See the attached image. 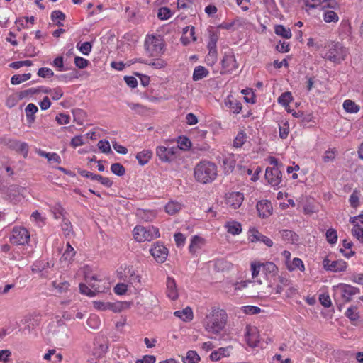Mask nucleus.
<instances>
[{"mask_svg": "<svg viewBox=\"0 0 363 363\" xmlns=\"http://www.w3.org/2000/svg\"><path fill=\"white\" fill-rule=\"evenodd\" d=\"M87 325L93 329H97L100 325V320L96 315H92L88 318Z\"/></svg>", "mask_w": 363, "mask_h": 363, "instance_id": "62", "label": "nucleus"}, {"mask_svg": "<svg viewBox=\"0 0 363 363\" xmlns=\"http://www.w3.org/2000/svg\"><path fill=\"white\" fill-rule=\"evenodd\" d=\"M274 33L286 39H290L292 36L290 28H286L283 25H277L274 28Z\"/></svg>", "mask_w": 363, "mask_h": 363, "instance_id": "35", "label": "nucleus"}, {"mask_svg": "<svg viewBox=\"0 0 363 363\" xmlns=\"http://www.w3.org/2000/svg\"><path fill=\"white\" fill-rule=\"evenodd\" d=\"M30 219L39 227H41L45 224V218L38 211L32 213Z\"/></svg>", "mask_w": 363, "mask_h": 363, "instance_id": "46", "label": "nucleus"}, {"mask_svg": "<svg viewBox=\"0 0 363 363\" xmlns=\"http://www.w3.org/2000/svg\"><path fill=\"white\" fill-rule=\"evenodd\" d=\"M343 108L347 113H355L359 111V107L354 101L347 99L343 102Z\"/></svg>", "mask_w": 363, "mask_h": 363, "instance_id": "40", "label": "nucleus"}, {"mask_svg": "<svg viewBox=\"0 0 363 363\" xmlns=\"http://www.w3.org/2000/svg\"><path fill=\"white\" fill-rule=\"evenodd\" d=\"M31 77L30 73L16 74L11 77V82L12 84H19L25 81L28 80Z\"/></svg>", "mask_w": 363, "mask_h": 363, "instance_id": "48", "label": "nucleus"}, {"mask_svg": "<svg viewBox=\"0 0 363 363\" xmlns=\"http://www.w3.org/2000/svg\"><path fill=\"white\" fill-rule=\"evenodd\" d=\"M140 62L147 64L155 69H162L167 65V62L160 58H157L152 60H140Z\"/></svg>", "mask_w": 363, "mask_h": 363, "instance_id": "42", "label": "nucleus"}, {"mask_svg": "<svg viewBox=\"0 0 363 363\" xmlns=\"http://www.w3.org/2000/svg\"><path fill=\"white\" fill-rule=\"evenodd\" d=\"M292 96L291 92L286 91L281 94L278 98V103L283 106L286 107L289 103L292 101Z\"/></svg>", "mask_w": 363, "mask_h": 363, "instance_id": "50", "label": "nucleus"}, {"mask_svg": "<svg viewBox=\"0 0 363 363\" xmlns=\"http://www.w3.org/2000/svg\"><path fill=\"white\" fill-rule=\"evenodd\" d=\"M178 152V148L175 146L166 147L164 146H158L156 149V155L163 162H170L175 158Z\"/></svg>", "mask_w": 363, "mask_h": 363, "instance_id": "10", "label": "nucleus"}, {"mask_svg": "<svg viewBox=\"0 0 363 363\" xmlns=\"http://www.w3.org/2000/svg\"><path fill=\"white\" fill-rule=\"evenodd\" d=\"M146 53L151 57H159L164 51V44L160 35H147L145 40Z\"/></svg>", "mask_w": 363, "mask_h": 363, "instance_id": "3", "label": "nucleus"}, {"mask_svg": "<svg viewBox=\"0 0 363 363\" xmlns=\"http://www.w3.org/2000/svg\"><path fill=\"white\" fill-rule=\"evenodd\" d=\"M248 233V240L251 242H261L267 247L273 245V241L269 238L262 235L255 228L250 229Z\"/></svg>", "mask_w": 363, "mask_h": 363, "instance_id": "15", "label": "nucleus"}, {"mask_svg": "<svg viewBox=\"0 0 363 363\" xmlns=\"http://www.w3.org/2000/svg\"><path fill=\"white\" fill-rule=\"evenodd\" d=\"M279 284L274 287V294H281L285 287L291 284V280L289 279L286 274H281L278 276Z\"/></svg>", "mask_w": 363, "mask_h": 363, "instance_id": "23", "label": "nucleus"}, {"mask_svg": "<svg viewBox=\"0 0 363 363\" xmlns=\"http://www.w3.org/2000/svg\"><path fill=\"white\" fill-rule=\"evenodd\" d=\"M336 153L337 150H335V148L329 149L327 151H325L323 157L324 162H329L333 161L335 158Z\"/></svg>", "mask_w": 363, "mask_h": 363, "instance_id": "59", "label": "nucleus"}, {"mask_svg": "<svg viewBox=\"0 0 363 363\" xmlns=\"http://www.w3.org/2000/svg\"><path fill=\"white\" fill-rule=\"evenodd\" d=\"M333 296L335 301L349 302L352 297L359 292L357 288L346 284H339L333 286Z\"/></svg>", "mask_w": 363, "mask_h": 363, "instance_id": "4", "label": "nucleus"}, {"mask_svg": "<svg viewBox=\"0 0 363 363\" xmlns=\"http://www.w3.org/2000/svg\"><path fill=\"white\" fill-rule=\"evenodd\" d=\"M233 347L231 346L220 347L217 350L211 352L209 358L211 361L217 362L222 358L228 357L230 355Z\"/></svg>", "mask_w": 363, "mask_h": 363, "instance_id": "19", "label": "nucleus"}, {"mask_svg": "<svg viewBox=\"0 0 363 363\" xmlns=\"http://www.w3.org/2000/svg\"><path fill=\"white\" fill-rule=\"evenodd\" d=\"M327 241L332 245H334L337 241V231L333 228H329L325 233Z\"/></svg>", "mask_w": 363, "mask_h": 363, "instance_id": "52", "label": "nucleus"}, {"mask_svg": "<svg viewBox=\"0 0 363 363\" xmlns=\"http://www.w3.org/2000/svg\"><path fill=\"white\" fill-rule=\"evenodd\" d=\"M111 170L114 174L118 176H123L125 172V168L120 163L113 164L111 166Z\"/></svg>", "mask_w": 363, "mask_h": 363, "instance_id": "60", "label": "nucleus"}, {"mask_svg": "<svg viewBox=\"0 0 363 363\" xmlns=\"http://www.w3.org/2000/svg\"><path fill=\"white\" fill-rule=\"evenodd\" d=\"M208 34V49H217L216 45L219 39V32L218 30H210Z\"/></svg>", "mask_w": 363, "mask_h": 363, "instance_id": "34", "label": "nucleus"}, {"mask_svg": "<svg viewBox=\"0 0 363 363\" xmlns=\"http://www.w3.org/2000/svg\"><path fill=\"white\" fill-rule=\"evenodd\" d=\"M38 154L43 157H45L50 162H54L55 163H61L60 157L55 152H46L43 150H39Z\"/></svg>", "mask_w": 363, "mask_h": 363, "instance_id": "38", "label": "nucleus"}, {"mask_svg": "<svg viewBox=\"0 0 363 363\" xmlns=\"http://www.w3.org/2000/svg\"><path fill=\"white\" fill-rule=\"evenodd\" d=\"M244 201V194L238 191H232L225 194V203L228 208L235 210L240 207Z\"/></svg>", "mask_w": 363, "mask_h": 363, "instance_id": "9", "label": "nucleus"}, {"mask_svg": "<svg viewBox=\"0 0 363 363\" xmlns=\"http://www.w3.org/2000/svg\"><path fill=\"white\" fill-rule=\"evenodd\" d=\"M97 146L104 153H109L111 151V145L108 140H101L99 141Z\"/></svg>", "mask_w": 363, "mask_h": 363, "instance_id": "61", "label": "nucleus"}, {"mask_svg": "<svg viewBox=\"0 0 363 363\" xmlns=\"http://www.w3.org/2000/svg\"><path fill=\"white\" fill-rule=\"evenodd\" d=\"M152 156V152L149 150H144L136 155V159L140 165L146 164Z\"/></svg>", "mask_w": 363, "mask_h": 363, "instance_id": "32", "label": "nucleus"}, {"mask_svg": "<svg viewBox=\"0 0 363 363\" xmlns=\"http://www.w3.org/2000/svg\"><path fill=\"white\" fill-rule=\"evenodd\" d=\"M257 210L259 217L267 218L272 213V203L267 200L259 201L257 203Z\"/></svg>", "mask_w": 363, "mask_h": 363, "instance_id": "18", "label": "nucleus"}, {"mask_svg": "<svg viewBox=\"0 0 363 363\" xmlns=\"http://www.w3.org/2000/svg\"><path fill=\"white\" fill-rule=\"evenodd\" d=\"M23 320L24 323L26 324L24 330H28V332H30L38 325V320L35 319L32 315L26 316Z\"/></svg>", "mask_w": 363, "mask_h": 363, "instance_id": "41", "label": "nucleus"}, {"mask_svg": "<svg viewBox=\"0 0 363 363\" xmlns=\"http://www.w3.org/2000/svg\"><path fill=\"white\" fill-rule=\"evenodd\" d=\"M77 49L84 55H89L91 51L92 45L89 42H84L82 44L77 43Z\"/></svg>", "mask_w": 363, "mask_h": 363, "instance_id": "55", "label": "nucleus"}, {"mask_svg": "<svg viewBox=\"0 0 363 363\" xmlns=\"http://www.w3.org/2000/svg\"><path fill=\"white\" fill-rule=\"evenodd\" d=\"M79 174L81 176L86 178H89L91 180L98 181L106 187H111L113 184V182L110 180L109 178L102 177L101 175L99 174H93L86 170H81L79 172Z\"/></svg>", "mask_w": 363, "mask_h": 363, "instance_id": "16", "label": "nucleus"}, {"mask_svg": "<svg viewBox=\"0 0 363 363\" xmlns=\"http://www.w3.org/2000/svg\"><path fill=\"white\" fill-rule=\"evenodd\" d=\"M138 216L144 221L150 222L155 218L157 212L152 210H139Z\"/></svg>", "mask_w": 363, "mask_h": 363, "instance_id": "33", "label": "nucleus"}, {"mask_svg": "<svg viewBox=\"0 0 363 363\" xmlns=\"http://www.w3.org/2000/svg\"><path fill=\"white\" fill-rule=\"evenodd\" d=\"M222 72L221 73H229L238 68V64L233 52L230 50L224 53L221 60Z\"/></svg>", "mask_w": 363, "mask_h": 363, "instance_id": "12", "label": "nucleus"}, {"mask_svg": "<svg viewBox=\"0 0 363 363\" xmlns=\"http://www.w3.org/2000/svg\"><path fill=\"white\" fill-rule=\"evenodd\" d=\"M167 294L172 300H175L178 297L176 282L170 277L167 279Z\"/></svg>", "mask_w": 363, "mask_h": 363, "instance_id": "26", "label": "nucleus"}, {"mask_svg": "<svg viewBox=\"0 0 363 363\" xmlns=\"http://www.w3.org/2000/svg\"><path fill=\"white\" fill-rule=\"evenodd\" d=\"M246 141V135L243 132L238 133L233 141V146L235 147H240Z\"/></svg>", "mask_w": 363, "mask_h": 363, "instance_id": "57", "label": "nucleus"}, {"mask_svg": "<svg viewBox=\"0 0 363 363\" xmlns=\"http://www.w3.org/2000/svg\"><path fill=\"white\" fill-rule=\"evenodd\" d=\"M265 179L274 188H279L282 182V174L279 167H268L265 171Z\"/></svg>", "mask_w": 363, "mask_h": 363, "instance_id": "8", "label": "nucleus"}, {"mask_svg": "<svg viewBox=\"0 0 363 363\" xmlns=\"http://www.w3.org/2000/svg\"><path fill=\"white\" fill-rule=\"evenodd\" d=\"M245 341L251 347L257 346L259 342V331L256 327L247 326L245 333Z\"/></svg>", "mask_w": 363, "mask_h": 363, "instance_id": "14", "label": "nucleus"}, {"mask_svg": "<svg viewBox=\"0 0 363 363\" xmlns=\"http://www.w3.org/2000/svg\"><path fill=\"white\" fill-rule=\"evenodd\" d=\"M226 322V312L219 307L213 306L208 310L202 323L210 337L216 338L225 328Z\"/></svg>", "mask_w": 363, "mask_h": 363, "instance_id": "1", "label": "nucleus"}, {"mask_svg": "<svg viewBox=\"0 0 363 363\" xmlns=\"http://www.w3.org/2000/svg\"><path fill=\"white\" fill-rule=\"evenodd\" d=\"M345 315L351 320H357L359 318L357 308L355 306L349 307L345 312Z\"/></svg>", "mask_w": 363, "mask_h": 363, "instance_id": "58", "label": "nucleus"}, {"mask_svg": "<svg viewBox=\"0 0 363 363\" xmlns=\"http://www.w3.org/2000/svg\"><path fill=\"white\" fill-rule=\"evenodd\" d=\"M174 315L184 321H190L193 319V312L190 307H186L182 311H177Z\"/></svg>", "mask_w": 363, "mask_h": 363, "instance_id": "29", "label": "nucleus"}, {"mask_svg": "<svg viewBox=\"0 0 363 363\" xmlns=\"http://www.w3.org/2000/svg\"><path fill=\"white\" fill-rule=\"evenodd\" d=\"M225 106L228 108L233 113H238L242 109L241 104L234 99L231 96H227L224 100Z\"/></svg>", "mask_w": 363, "mask_h": 363, "instance_id": "24", "label": "nucleus"}, {"mask_svg": "<svg viewBox=\"0 0 363 363\" xmlns=\"http://www.w3.org/2000/svg\"><path fill=\"white\" fill-rule=\"evenodd\" d=\"M93 306L96 310L101 311H111L117 313L121 311V306L118 304L111 302L94 301H93Z\"/></svg>", "mask_w": 363, "mask_h": 363, "instance_id": "17", "label": "nucleus"}, {"mask_svg": "<svg viewBox=\"0 0 363 363\" xmlns=\"http://www.w3.org/2000/svg\"><path fill=\"white\" fill-rule=\"evenodd\" d=\"M134 239L139 242L151 241L160 236L159 229L155 226L137 225L133 231Z\"/></svg>", "mask_w": 363, "mask_h": 363, "instance_id": "6", "label": "nucleus"}, {"mask_svg": "<svg viewBox=\"0 0 363 363\" xmlns=\"http://www.w3.org/2000/svg\"><path fill=\"white\" fill-rule=\"evenodd\" d=\"M178 145L176 147L181 150H188L190 148L191 143L186 137H179L177 141Z\"/></svg>", "mask_w": 363, "mask_h": 363, "instance_id": "54", "label": "nucleus"}, {"mask_svg": "<svg viewBox=\"0 0 363 363\" xmlns=\"http://www.w3.org/2000/svg\"><path fill=\"white\" fill-rule=\"evenodd\" d=\"M38 107L34 104H28L26 107L25 112L29 121H34V114L38 111Z\"/></svg>", "mask_w": 363, "mask_h": 363, "instance_id": "45", "label": "nucleus"}, {"mask_svg": "<svg viewBox=\"0 0 363 363\" xmlns=\"http://www.w3.org/2000/svg\"><path fill=\"white\" fill-rule=\"evenodd\" d=\"M352 235L356 238L360 242L363 243V228L359 224H355L351 230Z\"/></svg>", "mask_w": 363, "mask_h": 363, "instance_id": "51", "label": "nucleus"}, {"mask_svg": "<svg viewBox=\"0 0 363 363\" xmlns=\"http://www.w3.org/2000/svg\"><path fill=\"white\" fill-rule=\"evenodd\" d=\"M89 285L91 289H90L89 286H87L84 284H79L80 292L83 294L88 296L93 297L97 293L102 291V289L99 287V286L98 284L89 283Z\"/></svg>", "mask_w": 363, "mask_h": 363, "instance_id": "22", "label": "nucleus"}, {"mask_svg": "<svg viewBox=\"0 0 363 363\" xmlns=\"http://www.w3.org/2000/svg\"><path fill=\"white\" fill-rule=\"evenodd\" d=\"M51 18L57 26H62L61 23L65 19V15L60 11H54L51 13Z\"/></svg>", "mask_w": 363, "mask_h": 363, "instance_id": "47", "label": "nucleus"}, {"mask_svg": "<svg viewBox=\"0 0 363 363\" xmlns=\"http://www.w3.org/2000/svg\"><path fill=\"white\" fill-rule=\"evenodd\" d=\"M9 239L12 244L24 245L29 241L30 233L26 228L16 226L13 228Z\"/></svg>", "mask_w": 363, "mask_h": 363, "instance_id": "7", "label": "nucleus"}, {"mask_svg": "<svg viewBox=\"0 0 363 363\" xmlns=\"http://www.w3.org/2000/svg\"><path fill=\"white\" fill-rule=\"evenodd\" d=\"M209 74L208 69L203 66H196L194 68L192 79L194 81H199L206 77Z\"/></svg>", "mask_w": 363, "mask_h": 363, "instance_id": "30", "label": "nucleus"}, {"mask_svg": "<svg viewBox=\"0 0 363 363\" xmlns=\"http://www.w3.org/2000/svg\"><path fill=\"white\" fill-rule=\"evenodd\" d=\"M286 267L289 272H293L296 269H299L301 272L305 271V266L303 261L297 257L294 258Z\"/></svg>", "mask_w": 363, "mask_h": 363, "instance_id": "31", "label": "nucleus"}, {"mask_svg": "<svg viewBox=\"0 0 363 363\" xmlns=\"http://www.w3.org/2000/svg\"><path fill=\"white\" fill-rule=\"evenodd\" d=\"M323 18L326 23H337L339 21L338 15L334 11L327 9L325 6L323 7Z\"/></svg>", "mask_w": 363, "mask_h": 363, "instance_id": "28", "label": "nucleus"}, {"mask_svg": "<svg viewBox=\"0 0 363 363\" xmlns=\"http://www.w3.org/2000/svg\"><path fill=\"white\" fill-rule=\"evenodd\" d=\"M279 137L286 139L289 133V125L287 121L282 122L279 125Z\"/></svg>", "mask_w": 363, "mask_h": 363, "instance_id": "53", "label": "nucleus"}, {"mask_svg": "<svg viewBox=\"0 0 363 363\" xmlns=\"http://www.w3.org/2000/svg\"><path fill=\"white\" fill-rule=\"evenodd\" d=\"M156 357L154 355H145L142 359H137L135 363H155Z\"/></svg>", "mask_w": 363, "mask_h": 363, "instance_id": "64", "label": "nucleus"}, {"mask_svg": "<svg viewBox=\"0 0 363 363\" xmlns=\"http://www.w3.org/2000/svg\"><path fill=\"white\" fill-rule=\"evenodd\" d=\"M182 43L184 45H187L191 41H196V38L195 36V28L193 26H186L184 29L183 35L180 39Z\"/></svg>", "mask_w": 363, "mask_h": 363, "instance_id": "21", "label": "nucleus"}, {"mask_svg": "<svg viewBox=\"0 0 363 363\" xmlns=\"http://www.w3.org/2000/svg\"><path fill=\"white\" fill-rule=\"evenodd\" d=\"M225 228L227 230L228 233L235 235H239L242 232V225L241 223L236 220H229L227 221L225 224Z\"/></svg>", "mask_w": 363, "mask_h": 363, "instance_id": "25", "label": "nucleus"}, {"mask_svg": "<svg viewBox=\"0 0 363 363\" xmlns=\"http://www.w3.org/2000/svg\"><path fill=\"white\" fill-rule=\"evenodd\" d=\"M281 233L282 238L289 242L294 243L298 241V235L291 230H284Z\"/></svg>", "mask_w": 363, "mask_h": 363, "instance_id": "44", "label": "nucleus"}, {"mask_svg": "<svg viewBox=\"0 0 363 363\" xmlns=\"http://www.w3.org/2000/svg\"><path fill=\"white\" fill-rule=\"evenodd\" d=\"M323 267L326 271L341 272L346 270L347 264L342 259L330 260L328 257L323 260Z\"/></svg>", "mask_w": 363, "mask_h": 363, "instance_id": "11", "label": "nucleus"}, {"mask_svg": "<svg viewBox=\"0 0 363 363\" xmlns=\"http://www.w3.org/2000/svg\"><path fill=\"white\" fill-rule=\"evenodd\" d=\"M75 253L74 249L71 246L69 242H67V248L63 253L62 258L66 261L70 262L75 255Z\"/></svg>", "mask_w": 363, "mask_h": 363, "instance_id": "49", "label": "nucleus"}, {"mask_svg": "<svg viewBox=\"0 0 363 363\" xmlns=\"http://www.w3.org/2000/svg\"><path fill=\"white\" fill-rule=\"evenodd\" d=\"M152 256L157 262H164L168 255L167 249L160 242L155 243L150 250Z\"/></svg>", "mask_w": 363, "mask_h": 363, "instance_id": "13", "label": "nucleus"}, {"mask_svg": "<svg viewBox=\"0 0 363 363\" xmlns=\"http://www.w3.org/2000/svg\"><path fill=\"white\" fill-rule=\"evenodd\" d=\"M200 357L196 351L189 350L186 355L182 357L184 363H198L200 361Z\"/></svg>", "mask_w": 363, "mask_h": 363, "instance_id": "37", "label": "nucleus"}, {"mask_svg": "<svg viewBox=\"0 0 363 363\" xmlns=\"http://www.w3.org/2000/svg\"><path fill=\"white\" fill-rule=\"evenodd\" d=\"M217 173L216 165L208 161H201L194 168L195 179L202 184H207L215 180Z\"/></svg>", "mask_w": 363, "mask_h": 363, "instance_id": "2", "label": "nucleus"}, {"mask_svg": "<svg viewBox=\"0 0 363 363\" xmlns=\"http://www.w3.org/2000/svg\"><path fill=\"white\" fill-rule=\"evenodd\" d=\"M205 245V240L203 238L194 235L191 240L190 245L189 246V252L192 255H195L201 250Z\"/></svg>", "mask_w": 363, "mask_h": 363, "instance_id": "20", "label": "nucleus"}, {"mask_svg": "<svg viewBox=\"0 0 363 363\" xmlns=\"http://www.w3.org/2000/svg\"><path fill=\"white\" fill-rule=\"evenodd\" d=\"M62 230L66 235H69L72 231V226L70 221L64 218L62 223Z\"/></svg>", "mask_w": 363, "mask_h": 363, "instance_id": "63", "label": "nucleus"}, {"mask_svg": "<svg viewBox=\"0 0 363 363\" xmlns=\"http://www.w3.org/2000/svg\"><path fill=\"white\" fill-rule=\"evenodd\" d=\"M52 286L57 293L62 294L69 289L70 285L67 281L60 278V279L53 281L52 282Z\"/></svg>", "mask_w": 363, "mask_h": 363, "instance_id": "27", "label": "nucleus"}, {"mask_svg": "<svg viewBox=\"0 0 363 363\" xmlns=\"http://www.w3.org/2000/svg\"><path fill=\"white\" fill-rule=\"evenodd\" d=\"M223 169L225 174L232 172L235 166V160L233 157H228L223 160Z\"/></svg>", "mask_w": 363, "mask_h": 363, "instance_id": "43", "label": "nucleus"}, {"mask_svg": "<svg viewBox=\"0 0 363 363\" xmlns=\"http://www.w3.org/2000/svg\"><path fill=\"white\" fill-rule=\"evenodd\" d=\"M182 205L177 201H171L165 206V211L169 215H174L182 209Z\"/></svg>", "mask_w": 363, "mask_h": 363, "instance_id": "36", "label": "nucleus"}, {"mask_svg": "<svg viewBox=\"0 0 363 363\" xmlns=\"http://www.w3.org/2000/svg\"><path fill=\"white\" fill-rule=\"evenodd\" d=\"M348 54L347 49L340 43H331L327 47L324 58L336 64L343 61Z\"/></svg>", "mask_w": 363, "mask_h": 363, "instance_id": "5", "label": "nucleus"}, {"mask_svg": "<svg viewBox=\"0 0 363 363\" xmlns=\"http://www.w3.org/2000/svg\"><path fill=\"white\" fill-rule=\"evenodd\" d=\"M171 16V10L167 7H162L158 10L157 17L160 20H167Z\"/></svg>", "mask_w": 363, "mask_h": 363, "instance_id": "56", "label": "nucleus"}, {"mask_svg": "<svg viewBox=\"0 0 363 363\" xmlns=\"http://www.w3.org/2000/svg\"><path fill=\"white\" fill-rule=\"evenodd\" d=\"M262 267L267 274H268L271 277L277 274L278 267L273 262H267L266 263H262Z\"/></svg>", "mask_w": 363, "mask_h": 363, "instance_id": "39", "label": "nucleus"}]
</instances>
